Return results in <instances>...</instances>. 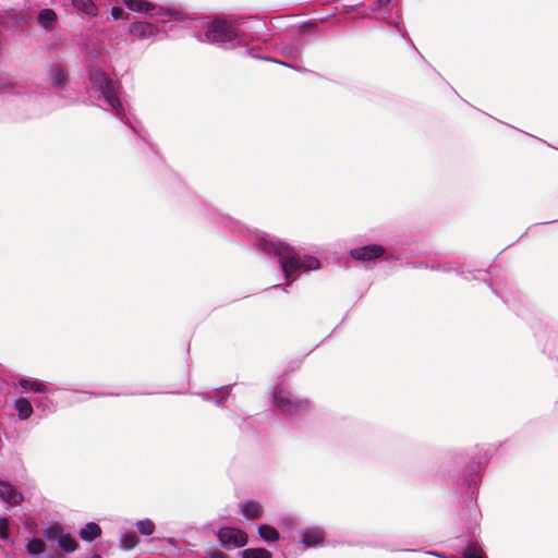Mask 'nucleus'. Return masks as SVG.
<instances>
[{
	"instance_id": "9d476101",
	"label": "nucleus",
	"mask_w": 558,
	"mask_h": 558,
	"mask_svg": "<svg viewBox=\"0 0 558 558\" xmlns=\"http://www.w3.org/2000/svg\"><path fill=\"white\" fill-rule=\"evenodd\" d=\"M324 541V531L320 527H306L302 531V544L306 548L315 547Z\"/></svg>"
},
{
	"instance_id": "bb28decb",
	"label": "nucleus",
	"mask_w": 558,
	"mask_h": 558,
	"mask_svg": "<svg viewBox=\"0 0 558 558\" xmlns=\"http://www.w3.org/2000/svg\"><path fill=\"white\" fill-rule=\"evenodd\" d=\"M222 402V397L217 400V403L220 404Z\"/></svg>"
},
{
	"instance_id": "f257e3e1",
	"label": "nucleus",
	"mask_w": 558,
	"mask_h": 558,
	"mask_svg": "<svg viewBox=\"0 0 558 558\" xmlns=\"http://www.w3.org/2000/svg\"><path fill=\"white\" fill-rule=\"evenodd\" d=\"M257 246L269 254H275L281 265L286 278L295 280L302 272L318 269L319 260L313 256H301L293 247L274 239L270 235H262L257 240Z\"/></svg>"
},
{
	"instance_id": "f3484780",
	"label": "nucleus",
	"mask_w": 558,
	"mask_h": 558,
	"mask_svg": "<svg viewBox=\"0 0 558 558\" xmlns=\"http://www.w3.org/2000/svg\"><path fill=\"white\" fill-rule=\"evenodd\" d=\"M101 534V529L99 527L98 524L94 523V522H89L87 523L81 531H80V536L84 539V541H93L95 539L96 537H98L99 535Z\"/></svg>"
},
{
	"instance_id": "ddd939ff",
	"label": "nucleus",
	"mask_w": 558,
	"mask_h": 558,
	"mask_svg": "<svg viewBox=\"0 0 558 558\" xmlns=\"http://www.w3.org/2000/svg\"><path fill=\"white\" fill-rule=\"evenodd\" d=\"M39 25L46 31H50L57 23V14L51 9H43L37 16Z\"/></svg>"
},
{
	"instance_id": "5701e85b",
	"label": "nucleus",
	"mask_w": 558,
	"mask_h": 558,
	"mask_svg": "<svg viewBox=\"0 0 558 558\" xmlns=\"http://www.w3.org/2000/svg\"><path fill=\"white\" fill-rule=\"evenodd\" d=\"M75 4L77 10L83 11L86 14L95 15L97 12L96 2H72Z\"/></svg>"
},
{
	"instance_id": "dca6fc26",
	"label": "nucleus",
	"mask_w": 558,
	"mask_h": 558,
	"mask_svg": "<svg viewBox=\"0 0 558 558\" xmlns=\"http://www.w3.org/2000/svg\"><path fill=\"white\" fill-rule=\"evenodd\" d=\"M371 15L375 19H386L392 10L391 2H372Z\"/></svg>"
},
{
	"instance_id": "a878e982",
	"label": "nucleus",
	"mask_w": 558,
	"mask_h": 558,
	"mask_svg": "<svg viewBox=\"0 0 558 558\" xmlns=\"http://www.w3.org/2000/svg\"><path fill=\"white\" fill-rule=\"evenodd\" d=\"M362 3H360L359 5L354 7V11L357 13V14H362V11L360 10V7H361Z\"/></svg>"
},
{
	"instance_id": "aec40b11",
	"label": "nucleus",
	"mask_w": 558,
	"mask_h": 558,
	"mask_svg": "<svg viewBox=\"0 0 558 558\" xmlns=\"http://www.w3.org/2000/svg\"><path fill=\"white\" fill-rule=\"evenodd\" d=\"M242 558H271V553L265 548H247L242 551Z\"/></svg>"
},
{
	"instance_id": "7ed1b4c3",
	"label": "nucleus",
	"mask_w": 558,
	"mask_h": 558,
	"mask_svg": "<svg viewBox=\"0 0 558 558\" xmlns=\"http://www.w3.org/2000/svg\"><path fill=\"white\" fill-rule=\"evenodd\" d=\"M90 88L99 99L104 100L107 109L123 119V107L118 96V86L111 81L106 73L100 70H93L89 74Z\"/></svg>"
},
{
	"instance_id": "412c9836",
	"label": "nucleus",
	"mask_w": 558,
	"mask_h": 558,
	"mask_svg": "<svg viewBox=\"0 0 558 558\" xmlns=\"http://www.w3.org/2000/svg\"><path fill=\"white\" fill-rule=\"evenodd\" d=\"M137 531L145 536H150L155 532V524L150 519H143L136 522Z\"/></svg>"
},
{
	"instance_id": "20e7f679",
	"label": "nucleus",
	"mask_w": 558,
	"mask_h": 558,
	"mask_svg": "<svg viewBox=\"0 0 558 558\" xmlns=\"http://www.w3.org/2000/svg\"><path fill=\"white\" fill-rule=\"evenodd\" d=\"M206 41L216 45L241 43L239 29L223 19H216L209 25L205 33Z\"/></svg>"
},
{
	"instance_id": "393cba45",
	"label": "nucleus",
	"mask_w": 558,
	"mask_h": 558,
	"mask_svg": "<svg viewBox=\"0 0 558 558\" xmlns=\"http://www.w3.org/2000/svg\"><path fill=\"white\" fill-rule=\"evenodd\" d=\"M208 558H227V556L222 553L215 551V553H211Z\"/></svg>"
},
{
	"instance_id": "b1692460",
	"label": "nucleus",
	"mask_w": 558,
	"mask_h": 558,
	"mask_svg": "<svg viewBox=\"0 0 558 558\" xmlns=\"http://www.w3.org/2000/svg\"><path fill=\"white\" fill-rule=\"evenodd\" d=\"M9 536V521L7 518H0V538L5 539Z\"/></svg>"
},
{
	"instance_id": "4468645a",
	"label": "nucleus",
	"mask_w": 558,
	"mask_h": 558,
	"mask_svg": "<svg viewBox=\"0 0 558 558\" xmlns=\"http://www.w3.org/2000/svg\"><path fill=\"white\" fill-rule=\"evenodd\" d=\"M242 514L248 519H259L263 514L262 506L256 501H247L241 507Z\"/></svg>"
},
{
	"instance_id": "a211bd4d",
	"label": "nucleus",
	"mask_w": 558,
	"mask_h": 558,
	"mask_svg": "<svg viewBox=\"0 0 558 558\" xmlns=\"http://www.w3.org/2000/svg\"><path fill=\"white\" fill-rule=\"evenodd\" d=\"M258 534L265 542H276L279 539V532L268 524L259 525Z\"/></svg>"
},
{
	"instance_id": "4be33fe9",
	"label": "nucleus",
	"mask_w": 558,
	"mask_h": 558,
	"mask_svg": "<svg viewBox=\"0 0 558 558\" xmlns=\"http://www.w3.org/2000/svg\"><path fill=\"white\" fill-rule=\"evenodd\" d=\"M26 547L27 551L32 555H39L46 549V545L40 538H33L28 541Z\"/></svg>"
},
{
	"instance_id": "39448f33",
	"label": "nucleus",
	"mask_w": 558,
	"mask_h": 558,
	"mask_svg": "<svg viewBox=\"0 0 558 558\" xmlns=\"http://www.w3.org/2000/svg\"><path fill=\"white\" fill-rule=\"evenodd\" d=\"M274 403L277 408L288 413H300L308 409L307 400L294 397L288 389L278 387L274 391Z\"/></svg>"
},
{
	"instance_id": "f8f14e48",
	"label": "nucleus",
	"mask_w": 558,
	"mask_h": 558,
	"mask_svg": "<svg viewBox=\"0 0 558 558\" xmlns=\"http://www.w3.org/2000/svg\"><path fill=\"white\" fill-rule=\"evenodd\" d=\"M17 385L24 391H33L36 393H44L48 391V387L43 381L34 378H21L19 379Z\"/></svg>"
},
{
	"instance_id": "0eeeda50",
	"label": "nucleus",
	"mask_w": 558,
	"mask_h": 558,
	"mask_svg": "<svg viewBox=\"0 0 558 558\" xmlns=\"http://www.w3.org/2000/svg\"><path fill=\"white\" fill-rule=\"evenodd\" d=\"M50 542H56L66 553H72L77 548L76 541L70 535L64 534L59 527H50L45 533Z\"/></svg>"
},
{
	"instance_id": "423d86ee",
	"label": "nucleus",
	"mask_w": 558,
	"mask_h": 558,
	"mask_svg": "<svg viewBox=\"0 0 558 558\" xmlns=\"http://www.w3.org/2000/svg\"><path fill=\"white\" fill-rule=\"evenodd\" d=\"M218 538L226 549L240 548L247 544V535L236 527H222L218 531Z\"/></svg>"
},
{
	"instance_id": "1a4fd4ad",
	"label": "nucleus",
	"mask_w": 558,
	"mask_h": 558,
	"mask_svg": "<svg viewBox=\"0 0 558 558\" xmlns=\"http://www.w3.org/2000/svg\"><path fill=\"white\" fill-rule=\"evenodd\" d=\"M0 498L10 506H16L23 500V495L10 483L0 481Z\"/></svg>"
},
{
	"instance_id": "6e6552de",
	"label": "nucleus",
	"mask_w": 558,
	"mask_h": 558,
	"mask_svg": "<svg viewBox=\"0 0 558 558\" xmlns=\"http://www.w3.org/2000/svg\"><path fill=\"white\" fill-rule=\"evenodd\" d=\"M384 254V248L380 245H366L351 251V256L360 260H373Z\"/></svg>"
},
{
	"instance_id": "2eb2a0df",
	"label": "nucleus",
	"mask_w": 558,
	"mask_h": 558,
	"mask_svg": "<svg viewBox=\"0 0 558 558\" xmlns=\"http://www.w3.org/2000/svg\"><path fill=\"white\" fill-rule=\"evenodd\" d=\"M14 409L16 410L20 420H27L33 414V407L26 398L16 399L14 402Z\"/></svg>"
},
{
	"instance_id": "f03ea898",
	"label": "nucleus",
	"mask_w": 558,
	"mask_h": 558,
	"mask_svg": "<svg viewBox=\"0 0 558 558\" xmlns=\"http://www.w3.org/2000/svg\"><path fill=\"white\" fill-rule=\"evenodd\" d=\"M123 3L125 4V9L118 7L112 8L111 16L113 20L125 19L130 21L132 23L131 32L140 36H151L155 33V27L150 22L136 21V17H133L132 14L138 13L145 17H149L156 23H167L171 20V14L155 2Z\"/></svg>"
},
{
	"instance_id": "6ab92c4d",
	"label": "nucleus",
	"mask_w": 558,
	"mask_h": 558,
	"mask_svg": "<svg viewBox=\"0 0 558 558\" xmlns=\"http://www.w3.org/2000/svg\"><path fill=\"white\" fill-rule=\"evenodd\" d=\"M137 544L138 537L132 532L124 533L120 537V546L124 550L133 549Z\"/></svg>"
},
{
	"instance_id": "9b49d317",
	"label": "nucleus",
	"mask_w": 558,
	"mask_h": 558,
	"mask_svg": "<svg viewBox=\"0 0 558 558\" xmlns=\"http://www.w3.org/2000/svg\"><path fill=\"white\" fill-rule=\"evenodd\" d=\"M49 80L53 87L64 88L68 81V75L61 65L52 64L49 70Z\"/></svg>"
}]
</instances>
